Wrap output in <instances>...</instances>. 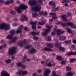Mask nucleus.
I'll return each mask as SVG.
<instances>
[{
	"label": "nucleus",
	"instance_id": "nucleus-1",
	"mask_svg": "<svg viewBox=\"0 0 76 76\" xmlns=\"http://www.w3.org/2000/svg\"><path fill=\"white\" fill-rule=\"evenodd\" d=\"M0 29L7 31L10 29V25L9 24L6 25L4 23H2L0 24Z\"/></svg>",
	"mask_w": 76,
	"mask_h": 76
},
{
	"label": "nucleus",
	"instance_id": "nucleus-2",
	"mask_svg": "<svg viewBox=\"0 0 76 76\" xmlns=\"http://www.w3.org/2000/svg\"><path fill=\"white\" fill-rule=\"evenodd\" d=\"M28 8V6L24 4H21L20 7L18 8L17 9H16V10L19 13H21L22 11H21V9H26Z\"/></svg>",
	"mask_w": 76,
	"mask_h": 76
},
{
	"label": "nucleus",
	"instance_id": "nucleus-3",
	"mask_svg": "<svg viewBox=\"0 0 76 76\" xmlns=\"http://www.w3.org/2000/svg\"><path fill=\"white\" fill-rule=\"evenodd\" d=\"M45 27L47 28V29L45 30V32L42 33V35L43 36H45V35H47L48 33L50 31V29L53 27V26H50L49 25H47Z\"/></svg>",
	"mask_w": 76,
	"mask_h": 76
},
{
	"label": "nucleus",
	"instance_id": "nucleus-4",
	"mask_svg": "<svg viewBox=\"0 0 76 76\" xmlns=\"http://www.w3.org/2000/svg\"><path fill=\"white\" fill-rule=\"evenodd\" d=\"M28 43V40H24L23 41H20L18 44V45L20 47H23L25 44Z\"/></svg>",
	"mask_w": 76,
	"mask_h": 76
},
{
	"label": "nucleus",
	"instance_id": "nucleus-5",
	"mask_svg": "<svg viewBox=\"0 0 76 76\" xmlns=\"http://www.w3.org/2000/svg\"><path fill=\"white\" fill-rule=\"evenodd\" d=\"M16 53V48L13 47L9 49L8 54L10 55H12L15 53Z\"/></svg>",
	"mask_w": 76,
	"mask_h": 76
},
{
	"label": "nucleus",
	"instance_id": "nucleus-6",
	"mask_svg": "<svg viewBox=\"0 0 76 76\" xmlns=\"http://www.w3.org/2000/svg\"><path fill=\"white\" fill-rule=\"evenodd\" d=\"M22 74L23 75H27V74H28V72L26 71H20L17 73L16 76H21V75H22Z\"/></svg>",
	"mask_w": 76,
	"mask_h": 76
},
{
	"label": "nucleus",
	"instance_id": "nucleus-7",
	"mask_svg": "<svg viewBox=\"0 0 76 76\" xmlns=\"http://www.w3.org/2000/svg\"><path fill=\"white\" fill-rule=\"evenodd\" d=\"M6 38L8 39H11L12 42H14L16 41V39H18V37H15L12 39V36L10 35H9L8 36H7Z\"/></svg>",
	"mask_w": 76,
	"mask_h": 76
},
{
	"label": "nucleus",
	"instance_id": "nucleus-8",
	"mask_svg": "<svg viewBox=\"0 0 76 76\" xmlns=\"http://www.w3.org/2000/svg\"><path fill=\"white\" fill-rule=\"evenodd\" d=\"M21 18L20 19V20L21 22H23L24 20H28V18L24 15H23L21 16Z\"/></svg>",
	"mask_w": 76,
	"mask_h": 76
},
{
	"label": "nucleus",
	"instance_id": "nucleus-9",
	"mask_svg": "<svg viewBox=\"0 0 76 76\" xmlns=\"http://www.w3.org/2000/svg\"><path fill=\"white\" fill-rule=\"evenodd\" d=\"M10 74L8 73L6 71H4L3 70L2 71L1 73V76H9Z\"/></svg>",
	"mask_w": 76,
	"mask_h": 76
},
{
	"label": "nucleus",
	"instance_id": "nucleus-10",
	"mask_svg": "<svg viewBox=\"0 0 76 76\" xmlns=\"http://www.w3.org/2000/svg\"><path fill=\"white\" fill-rule=\"evenodd\" d=\"M43 2V1L42 0H39L38 1V3H39L38 11L39 12V11H40V10H41V9H42L41 4H42Z\"/></svg>",
	"mask_w": 76,
	"mask_h": 76
},
{
	"label": "nucleus",
	"instance_id": "nucleus-11",
	"mask_svg": "<svg viewBox=\"0 0 76 76\" xmlns=\"http://www.w3.org/2000/svg\"><path fill=\"white\" fill-rule=\"evenodd\" d=\"M38 21L35 22H34L32 21H31L30 22L31 24H32V28L33 29H35L36 28V23H37Z\"/></svg>",
	"mask_w": 76,
	"mask_h": 76
},
{
	"label": "nucleus",
	"instance_id": "nucleus-12",
	"mask_svg": "<svg viewBox=\"0 0 76 76\" xmlns=\"http://www.w3.org/2000/svg\"><path fill=\"white\" fill-rule=\"evenodd\" d=\"M50 69H46L44 73V76H48V75H49V74H50Z\"/></svg>",
	"mask_w": 76,
	"mask_h": 76
},
{
	"label": "nucleus",
	"instance_id": "nucleus-13",
	"mask_svg": "<svg viewBox=\"0 0 76 76\" xmlns=\"http://www.w3.org/2000/svg\"><path fill=\"white\" fill-rule=\"evenodd\" d=\"M32 9L34 12L38 11V5H36L34 7L32 8Z\"/></svg>",
	"mask_w": 76,
	"mask_h": 76
},
{
	"label": "nucleus",
	"instance_id": "nucleus-14",
	"mask_svg": "<svg viewBox=\"0 0 76 76\" xmlns=\"http://www.w3.org/2000/svg\"><path fill=\"white\" fill-rule=\"evenodd\" d=\"M28 4H31V6H34L36 4V2L34 0H30L28 1Z\"/></svg>",
	"mask_w": 76,
	"mask_h": 76
},
{
	"label": "nucleus",
	"instance_id": "nucleus-15",
	"mask_svg": "<svg viewBox=\"0 0 76 76\" xmlns=\"http://www.w3.org/2000/svg\"><path fill=\"white\" fill-rule=\"evenodd\" d=\"M64 33V31H61V30H59L57 32L58 35H60V34H63Z\"/></svg>",
	"mask_w": 76,
	"mask_h": 76
},
{
	"label": "nucleus",
	"instance_id": "nucleus-16",
	"mask_svg": "<svg viewBox=\"0 0 76 76\" xmlns=\"http://www.w3.org/2000/svg\"><path fill=\"white\" fill-rule=\"evenodd\" d=\"M67 25L68 26H71L72 28H75V26H73L74 25L73 23L68 22L67 23Z\"/></svg>",
	"mask_w": 76,
	"mask_h": 76
},
{
	"label": "nucleus",
	"instance_id": "nucleus-17",
	"mask_svg": "<svg viewBox=\"0 0 76 76\" xmlns=\"http://www.w3.org/2000/svg\"><path fill=\"white\" fill-rule=\"evenodd\" d=\"M61 17L63 18L62 20H65V21H67V20L66 19V15H64L61 16Z\"/></svg>",
	"mask_w": 76,
	"mask_h": 76
},
{
	"label": "nucleus",
	"instance_id": "nucleus-18",
	"mask_svg": "<svg viewBox=\"0 0 76 76\" xmlns=\"http://www.w3.org/2000/svg\"><path fill=\"white\" fill-rule=\"evenodd\" d=\"M31 47H32V45L30 44H28L25 46L24 48L25 49H29V48H30Z\"/></svg>",
	"mask_w": 76,
	"mask_h": 76
},
{
	"label": "nucleus",
	"instance_id": "nucleus-19",
	"mask_svg": "<svg viewBox=\"0 0 76 76\" xmlns=\"http://www.w3.org/2000/svg\"><path fill=\"white\" fill-rule=\"evenodd\" d=\"M67 54L68 56H71V55H76V52H71L70 53H67Z\"/></svg>",
	"mask_w": 76,
	"mask_h": 76
},
{
	"label": "nucleus",
	"instance_id": "nucleus-20",
	"mask_svg": "<svg viewBox=\"0 0 76 76\" xmlns=\"http://www.w3.org/2000/svg\"><path fill=\"white\" fill-rule=\"evenodd\" d=\"M66 39V37L64 36H61L59 38V40L60 41H63Z\"/></svg>",
	"mask_w": 76,
	"mask_h": 76
},
{
	"label": "nucleus",
	"instance_id": "nucleus-21",
	"mask_svg": "<svg viewBox=\"0 0 76 76\" xmlns=\"http://www.w3.org/2000/svg\"><path fill=\"white\" fill-rule=\"evenodd\" d=\"M45 51H53V50L51 49L48 48H45L43 49Z\"/></svg>",
	"mask_w": 76,
	"mask_h": 76
},
{
	"label": "nucleus",
	"instance_id": "nucleus-22",
	"mask_svg": "<svg viewBox=\"0 0 76 76\" xmlns=\"http://www.w3.org/2000/svg\"><path fill=\"white\" fill-rule=\"evenodd\" d=\"M75 73H74L72 72H69L67 73V75L68 76H73V75H75Z\"/></svg>",
	"mask_w": 76,
	"mask_h": 76
},
{
	"label": "nucleus",
	"instance_id": "nucleus-23",
	"mask_svg": "<svg viewBox=\"0 0 76 76\" xmlns=\"http://www.w3.org/2000/svg\"><path fill=\"white\" fill-rule=\"evenodd\" d=\"M36 50L34 48H32L31 50L30 51V53L31 54H32V53H35L36 52Z\"/></svg>",
	"mask_w": 76,
	"mask_h": 76
},
{
	"label": "nucleus",
	"instance_id": "nucleus-24",
	"mask_svg": "<svg viewBox=\"0 0 76 76\" xmlns=\"http://www.w3.org/2000/svg\"><path fill=\"white\" fill-rule=\"evenodd\" d=\"M47 47H50V48H53V47H54V46H53V45L51 43H49L47 44Z\"/></svg>",
	"mask_w": 76,
	"mask_h": 76
},
{
	"label": "nucleus",
	"instance_id": "nucleus-25",
	"mask_svg": "<svg viewBox=\"0 0 76 76\" xmlns=\"http://www.w3.org/2000/svg\"><path fill=\"white\" fill-rule=\"evenodd\" d=\"M52 76H59V75H56V71H53L52 72Z\"/></svg>",
	"mask_w": 76,
	"mask_h": 76
},
{
	"label": "nucleus",
	"instance_id": "nucleus-26",
	"mask_svg": "<svg viewBox=\"0 0 76 76\" xmlns=\"http://www.w3.org/2000/svg\"><path fill=\"white\" fill-rule=\"evenodd\" d=\"M38 23L39 25H43V24H45V22L44 20L43 21L39 22Z\"/></svg>",
	"mask_w": 76,
	"mask_h": 76
},
{
	"label": "nucleus",
	"instance_id": "nucleus-27",
	"mask_svg": "<svg viewBox=\"0 0 76 76\" xmlns=\"http://www.w3.org/2000/svg\"><path fill=\"white\" fill-rule=\"evenodd\" d=\"M54 65H55V64H51V63H49L47 65V66L49 67H51L52 66H54Z\"/></svg>",
	"mask_w": 76,
	"mask_h": 76
},
{
	"label": "nucleus",
	"instance_id": "nucleus-28",
	"mask_svg": "<svg viewBox=\"0 0 76 76\" xmlns=\"http://www.w3.org/2000/svg\"><path fill=\"white\" fill-rule=\"evenodd\" d=\"M31 33L32 34V35L33 36L38 34V33H35V32L34 31H33L32 32H31Z\"/></svg>",
	"mask_w": 76,
	"mask_h": 76
},
{
	"label": "nucleus",
	"instance_id": "nucleus-29",
	"mask_svg": "<svg viewBox=\"0 0 76 76\" xmlns=\"http://www.w3.org/2000/svg\"><path fill=\"white\" fill-rule=\"evenodd\" d=\"M10 12L11 14L12 15H15V14H16V12L13 10H11L10 11Z\"/></svg>",
	"mask_w": 76,
	"mask_h": 76
},
{
	"label": "nucleus",
	"instance_id": "nucleus-30",
	"mask_svg": "<svg viewBox=\"0 0 76 76\" xmlns=\"http://www.w3.org/2000/svg\"><path fill=\"white\" fill-rule=\"evenodd\" d=\"M54 10L53 9L52 11L53 12H56V11L58 10L59 9V7H57L56 8H54Z\"/></svg>",
	"mask_w": 76,
	"mask_h": 76
},
{
	"label": "nucleus",
	"instance_id": "nucleus-31",
	"mask_svg": "<svg viewBox=\"0 0 76 76\" xmlns=\"http://www.w3.org/2000/svg\"><path fill=\"white\" fill-rule=\"evenodd\" d=\"M49 15L51 16H56V15H57V14L55 12H52L50 13L49 14Z\"/></svg>",
	"mask_w": 76,
	"mask_h": 76
},
{
	"label": "nucleus",
	"instance_id": "nucleus-32",
	"mask_svg": "<svg viewBox=\"0 0 76 76\" xmlns=\"http://www.w3.org/2000/svg\"><path fill=\"white\" fill-rule=\"evenodd\" d=\"M57 60H61V56H58L56 57Z\"/></svg>",
	"mask_w": 76,
	"mask_h": 76
},
{
	"label": "nucleus",
	"instance_id": "nucleus-33",
	"mask_svg": "<svg viewBox=\"0 0 76 76\" xmlns=\"http://www.w3.org/2000/svg\"><path fill=\"white\" fill-rule=\"evenodd\" d=\"M20 30L18 29L15 32L16 34H19V33H20Z\"/></svg>",
	"mask_w": 76,
	"mask_h": 76
},
{
	"label": "nucleus",
	"instance_id": "nucleus-34",
	"mask_svg": "<svg viewBox=\"0 0 76 76\" xmlns=\"http://www.w3.org/2000/svg\"><path fill=\"white\" fill-rule=\"evenodd\" d=\"M12 60H10V59H8L5 61L6 63L8 64V63H10V62H11V61Z\"/></svg>",
	"mask_w": 76,
	"mask_h": 76
},
{
	"label": "nucleus",
	"instance_id": "nucleus-35",
	"mask_svg": "<svg viewBox=\"0 0 76 76\" xmlns=\"http://www.w3.org/2000/svg\"><path fill=\"white\" fill-rule=\"evenodd\" d=\"M65 43H66V44H70L71 43V40H69L68 41H65Z\"/></svg>",
	"mask_w": 76,
	"mask_h": 76
},
{
	"label": "nucleus",
	"instance_id": "nucleus-36",
	"mask_svg": "<svg viewBox=\"0 0 76 76\" xmlns=\"http://www.w3.org/2000/svg\"><path fill=\"white\" fill-rule=\"evenodd\" d=\"M61 26H64L65 27L67 25V23H62L61 24Z\"/></svg>",
	"mask_w": 76,
	"mask_h": 76
},
{
	"label": "nucleus",
	"instance_id": "nucleus-37",
	"mask_svg": "<svg viewBox=\"0 0 76 76\" xmlns=\"http://www.w3.org/2000/svg\"><path fill=\"white\" fill-rule=\"evenodd\" d=\"M38 16V14L37 13H34L32 14V16L34 18L36 17V16Z\"/></svg>",
	"mask_w": 76,
	"mask_h": 76
},
{
	"label": "nucleus",
	"instance_id": "nucleus-38",
	"mask_svg": "<svg viewBox=\"0 0 76 76\" xmlns=\"http://www.w3.org/2000/svg\"><path fill=\"white\" fill-rule=\"evenodd\" d=\"M60 51H64V48L62 47H60L59 48Z\"/></svg>",
	"mask_w": 76,
	"mask_h": 76
},
{
	"label": "nucleus",
	"instance_id": "nucleus-39",
	"mask_svg": "<svg viewBox=\"0 0 76 76\" xmlns=\"http://www.w3.org/2000/svg\"><path fill=\"white\" fill-rule=\"evenodd\" d=\"M76 61V59L75 58H72L70 61V62H73V61Z\"/></svg>",
	"mask_w": 76,
	"mask_h": 76
},
{
	"label": "nucleus",
	"instance_id": "nucleus-40",
	"mask_svg": "<svg viewBox=\"0 0 76 76\" xmlns=\"http://www.w3.org/2000/svg\"><path fill=\"white\" fill-rule=\"evenodd\" d=\"M10 33L12 34H15V30H12L10 31Z\"/></svg>",
	"mask_w": 76,
	"mask_h": 76
},
{
	"label": "nucleus",
	"instance_id": "nucleus-41",
	"mask_svg": "<svg viewBox=\"0 0 76 76\" xmlns=\"http://www.w3.org/2000/svg\"><path fill=\"white\" fill-rule=\"evenodd\" d=\"M71 67L68 66L66 68V69L67 70H68L69 71H70V70H71Z\"/></svg>",
	"mask_w": 76,
	"mask_h": 76
},
{
	"label": "nucleus",
	"instance_id": "nucleus-42",
	"mask_svg": "<svg viewBox=\"0 0 76 76\" xmlns=\"http://www.w3.org/2000/svg\"><path fill=\"white\" fill-rule=\"evenodd\" d=\"M67 32H68V33H73V32L72 31H71V30H70V29H67Z\"/></svg>",
	"mask_w": 76,
	"mask_h": 76
},
{
	"label": "nucleus",
	"instance_id": "nucleus-43",
	"mask_svg": "<svg viewBox=\"0 0 76 76\" xmlns=\"http://www.w3.org/2000/svg\"><path fill=\"white\" fill-rule=\"evenodd\" d=\"M23 28V26L22 25H21L20 26V27H19V29H20V30H21V29H22V28Z\"/></svg>",
	"mask_w": 76,
	"mask_h": 76
},
{
	"label": "nucleus",
	"instance_id": "nucleus-44",
	"mask_svg": "<svg viewBox=\"0 0 76 76\" xmlns=\"http://www.w3.org/2000/svg\"><path fill=\"white\" fill-rule=\"evenodd\" d=\"M21 66L22 68V69H25V68H26V66L22 64L21 65Z\"/></svg>",
	"mask_w": 76,
	"mask_h": 76
},
{
	"label": "nucleus",
	"instance_id": "nucleus-45",
	"mask_svg": "<svg viewBox=\"0 0 76 76\" xmlns=\"http://www.w3.org/2000/svg\"><path fill=\"white\" fill-rule=\"evenodd\" d=\"M21 65H22V64H21V63H17V65L18 67H20Z\"/></svg>",
	"mask_w": 76,
	"mask_h": 76
},
{
	"label": "nucleus",
	"instance_id": "nucleus-46",
	"mask_svg": "<svg viewBox=\"0 0 76 76\" xmlns=\"http://www.w3.org/2000/svg\"><path fill=\"white\" fill-rule=\"evenodd\" d=\"M69 0H64L62 3H69Z\"/></svg>",
	"mask_w": 76,
	"mask_h": 76
},
{
	"label": "nucleus",
	"instance_id": "nucleus-47",
	"mask_svg": "<svg viewBox=\"0 0 76 76\" xmlns=\"http://www.w3.org/2000/svg\"><path fill=\"white\" fill-rule=\"evenodd\" d=\"M56 32L53 31L51 33V34L52 35H56Z\"/></svg>",
	"mask_w": 76,
	"mask_h": 76
},
{
	"label": "nucleus",
	"instance_id": "nucleus-48",
	"mask_svg": "<svg viewBox=\"0 0 76 76\" xmlns=\"http://www.w3.org/2000/svg\"><path fill=\"white\" fill-rule=\"evenodd\" d=\"M51 37H48L47 38V41H51Z\"/></svg>",
	"mask_w": 76,
	"mask_h": 76
},
{
	"label": "nucleus",
	"instance_id": "nucleus-49",
	"mask_svg": "<svg viewBox=\"0 0 76 76\" xmlns=\"http://www.w3.org/2000/svg\"><path fill=\"white\" fill-rule=\"evenodd\" d=\"M52 5L53 6V9L56 7V4L55 3H53V4Z\"/></svg>",
	"mask_w": 76,
	"mask_h": 76
},
{
	"label": "nucleus",
	"instance_id": "nucleus-50",
	"mask_svg": "<svg viewBox=\"0 0 76 76\" xmlns=\"http://www.w3.org/2000/svg\"><path fill=\"white\" fill-rule=\"evenodd\" d=\"M36 75H38V73H37L34 72L32 74V76H35Z\"/></svg>",
	"mask_w": 76,
	"mask_h": 76
},
{
	"label": "nucleus",
	"instance_id": "nucleus-51",
	"mask_svg": "<svg viewBox=\"0 0 76 76\" xmlns=\"http://www.w3.org/2000/svg\"><path fill=\"white\" fill-rule=\"evenodd\" d=\"M66 62H67V61H63L61 62V64H62L63 65L64 64H65V63H66Z\"/></svg>",
	"mask_w": 76,
	"mask_h": 76
},
{
	"label": "nucleus",
	"instance_id": "nucleus-52",
	"mask_svg": "<svg viewBox=\"0 0 76 76\" xmlns=\"http://www.w3.org/2000/svg\"><path fill=\"white\" fill-rule=\"evenodd\" d=\"M44 14V12H39V15H42Z\"/></svg>",
	"mask_w": 76,
	"mask_h": 76
},
{
	"label": "nucleus",
	"instance_id": "nucleus-53",
	"mask_svg": "<svg viewBox=\"0 0 76 76\" xmlns=\"http://www.w3.org/2000/svg\"><path fill=\"white\" fill-rule=\"evenodd\" d=\"M5 5H6L7 4H10V2H9V1H7L5 2Z\"/></svg>",
	"mask_w": 76,
	"mask_h": 76
},
{
	"label": "nucleus",
	"instance_id": "nucleus-54",
	"mask_svg": "<svg viewBox=\"0 0 76 76\" xmlns=\"http://www.w3.org/2000/svg\"><path fill=\"white\" fill-rule=\"evenodd\" d=\"M33 38L35 40H37V39H38V37H33Z\"/></svg>",
	"mask_w": 76,
	"mask_h": 76
},
{
	"label": "nucleus",
	"instance_id": "nucleus-55",
	"mask_svg": "<svg viewBox=\"0 0 76 76\" xmlns=\"http://www.w3.org/2000/svg\"><path fill=\"white\" fill-rule=\"evenodd\" d=\"M43 14L44 16H46L47 15V14H48V13H47V12H45L44 13L43 12Z\"/></svg>",
	"mask_w": 76,
	"mask_h": 76
},
{
	"label": "nucleus",
	"instance_id": "nucleus-56",
	"mask_svg": "<svg viewBox=\"0 0 76 76\" xmlns=\"http://www.w3.org/2000/svg\"><path fill=\"white\" fill-rule=\"evenodd\" d=\"M10 2V3H14V1H13V0H10V1H9Z\"/></svg>",
	"mask_w": 76,
	"mask_h": 76
},
{
	"label": "nucleus",
	"instance_id": "nucleus-57",
	"mask_svg": "<svg viewBox=\"0 0 76 76\" xmlns=\"http://www.w3.org/2000/svg\"><path fill=\"white\" fill-rule=\"evenodd\" d=\"M72 15V13L71 12H68L67 13L68 16H71Z\"/></svg>",
	"mask_w": 76,
	"mask_h": 76
},
{
	"label": "nucleus",
	"instance_id": "nucleus-58",
	"mask_svg": "<svg viewBox=\"0 0 76 76\" xmlns=\"http://www.w3.org/2000/svg\"><path fill=\"white\" fill-rule=\"evenodd\" d=\"M72 42L74 44H76V39L73 40L72 41Z\"/></svg>",
	"mask_w": 76,
	"mask_h": 76
},
{
	"label": "nucleus",
	"instance_id": "nucleus-59",
	"mask_svg": "<svg viewBox=\"0 0 76 76\" xmlns=\"http://www.w3.org/2000/svg\"><path fill=\"white\" fill-rule=\"evenodd\" d=\"M53 3H54V2L52 1H50L49 2V4H50V5H52Z\"/></svg>",
	"mask_w": 76,
	"mask_h": 76
},
{
	"label": "nucleus",
	"instance_id": "nucleus-60",
	"mask_svg": "<svg viewBox=\"0 0 76 76\" xmlns=\"http://www.w3.org/2000/svg\"><path fill=\"white\" fill-rule=\"evenodd\" d=\"M59 45V44H58V43H56L55 44V46H56V47H58V46Z\"/></svg>",
	"mask_w": 76,
	"mask_h": 76
},
{
	"label": "nucleus",
	"instance_id": "nucleus-61",
	"mask_svg": "<svg viewBox=\"0 0 76 76\" xmlns=\"http://www.w3.org/2000/svg\"><path fill=\"white\" fill-rule=\"evenodd\" d=\"M22 63H25V59L23 58L22 60Z\"/></svg>",
	"mask_w": 76,
	"mask_h": 76
},
{
	"label": "nucleus",
	"instance_id": "nucleus-62",
	"mask_svg": "<svg viewBox=\"0 0 76 76\" xmlns=\"http://www.w3.org/2000/svg\"><path fill=\"white\" fill-rule=\"evenodd\" d=\"M42 72V70L41 69H39L38 70L39 73H41V72Z\"/></svg>",
	"mask_w": 76,
	"mask_h": 76
},
{
	"label": "nucleus",
	"instance_id": "nucleus-63",
	"mask_svg": "<svg viewBox=\"0 0 76 76\" xmlns=\"http://www.w3.org/2000/svg\"><path fill=\"white\" fill-rule=\"evenodd\" d=\"M52 19H57V17L56 16H53L52 17Z\"/></svg>",
	"mask_w": 76,
	"mask_h": 76
},
{
	"label": "nucleus",
	"instance_id": "nucleus-64",
	"mask_svg": "<svg viewBox=\"0 0 76 76\" xmlns=\"http://www.w3.org/2000/svg\"><path fill=\"white\" fill-rule=\"evenodd\" d=\"M72 49H74L75 48V46L73 45L72 46Z\"/></svg>",
	"mask_w": 76,
	"mask_h": 76
}]
</instances>
